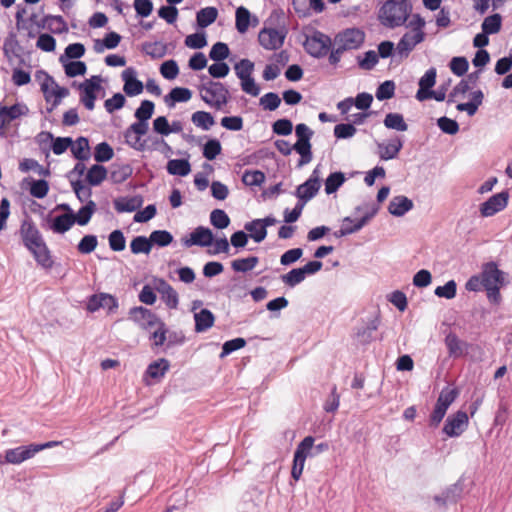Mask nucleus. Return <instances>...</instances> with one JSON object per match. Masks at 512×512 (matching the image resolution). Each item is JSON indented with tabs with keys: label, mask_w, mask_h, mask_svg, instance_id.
I'll use <instances>...</instances> for the list:
<instances>
[{
	"label": "nucleus",
	"mask_w": 512,
	"mask_h": 512,
	"mask_svg": "<svg viewBox=\"0 0 512 512\" xmlns=\"http://www.w3.org/2000/svg\"><path fill=\"white\" fill-rule=\"evenodd\" d=\"M320 188L319 177H310L306 182L299 185L296 191V195L299 200H302L303 203L312 199L318 192Z\"/></svg>",
	"instance_id": "412c9836"
},
{
	"label": "nucleus",
	"mask_w": 512,
	"mask_h": 512,
	"mask_svg": "<svg viewBox=\"0 0 512 512\" xmlns=\"http://www.w3.org/2000/svg\"><path fill=\"white\" fill-rule=\"evenodd\" d=\"M200 95L206 104L222 109L228 103L229 91L222 83L209 80L200 87Z\"/></svg>",
	"instance_id": "f03ea898"
},
{
	"label": "nucleus",
	"mask_w": 512,
	"mask_h": 512,
	"mask_svg": "<svg viewBox=\"0 0 512 512\" xmlns=\"http://www.w3.org/2000/svg\"><path fill=\"white\" fill-rule=\"evenodd\" d=\"M413 208V202L406 196L399 195L391 199L388 211L391 215L401 217Z\"/></svg>",
	"instance_id": "4be33fe9"
},
{
	"label": "nucleus",
	"mask_w": 512,
	"mask_h": 512,
	"mask_svg": "<svg viewBox=\"0 0 512 512\" xmlns=\"http://www.w3.org/2000/svg\"><path fill=\"white\" fill-rule=\"evenodd\" d=\"M136 75L137 72L133 67H128L121 73L124 82L123 91L129 97L141 94L144 89L143 83L137 79Z\"/></svg>",
	"instance_id": "4468645a"
},
{
	"label": "nucleus",
	"mask_w": 512,
	"mask_h": 512,
	"mask_svg": "<svg viewBox=\"0 0 512 512\" xmlns=\"http://www.w3.org/2000/svg\"><path fill=\"white\" fill-rule=\"evenodd\" d=\"M210 222L217 229H225L230 224V218L222 209H214L210 214Z\"/></svg>",
	"instance_id": "6e6d98bb"
},
{
	"label": "nucleus",
	"mask_w": 512,
	"mask_h": 512,
	"mask_svg": "<svg viewBox=\"0 0 512 512\" xmlns=\"http://www.w3.org/2000/svg\"><path fill=\"white\" fill-rule=\"evenodd\" d=\"M293 150H295L301 156L298 163L299 167L306 165L312 161L313 155L311 151L310 140H297L296 143L293 145Z\"/></svg>",
	"instance_id": "72a5a7b5"
},
{
	"label": "nucleus",
	"mask_w": 512,
	"mask_h": 512,
	"mask_svg": "<svg viewBox=\"0 0 512 512\" xmlns=\"http://www.w3.org/2000/svg\"><path fill=\"white\" fill-rule=\"evenodd\" d=\"M445 345L451 357L458 358L462 356L467 347V343L460 340L454 333H449L445 338Z\"/></svg>",
	"instance_id": "c756f323"
},
{
	"label": "nucleus",
	"mask_w": 512,
	"mask_h": 512,
	"mask_svg": "<svg viewBox=\"0 0 512 512\" xmlns=\"http://www.w3.org/2000/svg\"><path fill=\"white\" fill-rule=\"evenodd\" d=\"M27 111L26 106L21 104H14L12 106H4L0 103V127L9 124L11 121L24 115Z\"/></svg>",
	"instance_id": "b1692460"
},
{
	"label": "nucleus",
	"mask_w": 512,
	"mask_h": 512,
	"mask_svg": "<svg viewBox=\"0 0 512 512\" xmlns=\"http://www.w3.org/2000/svg\"><path fill=\"white\" fill-rule=\"evenodd\" d=\"M151 244H157L160 247H166L173 241V236L166 230H155L150 234Z\"/></svg>",
	"instance_id": "338daca9"
},
{
	"label": "nucleus",
	"mask_w": 512,
	"mask_h": 512,
	"mask_svg": "<svg viewBox=\"0 0 512 512\" xmlns=\"http://www.w3.org/2000/svg\"><path fill=\"white\" fill-rule=\"evenodd\" d=\"M191 120L193 124L203 130H209L214 124L215 120L209 112L196 111L192 114Z\"/></svg>",
	"instance_id": "c03bdc74"
},
{
	"label": "nucleus",
	"mask_w": 512,
	"mask_h": 512,
	"mask_svg": "<svg viewBox=\"0 0 512 512\" xmlns=\"http://www.w3.org/2000/svg\"><path fill=\"white\" fill-rule=\"evenodd\" d=\"M471 100L466 103H459L456 108L458 111H465L469 116L476 114L479 106L483 103L484 94L481 90L473 91L471 94Z\"/></svg>",
	"instance_id": "7c9ffc66"
},
{
	"label": "nucleus",
	"mask_w": 512,
	"mask_h": 512,
	"mask_svg": "<svg viewBox=\"0 0 512 512\" xmlns=\"http://www.w3.org/2000/svg\"><path fill=\"white\" fill-rule=\"evenodd\" d=\"M110 249L116 252L123 251L126 247V239L121 230H114L108 237Z\"/></svg>",
	"instance_id": "0e129e2a"
},
{
	"label": "nucleus",
	"mask_w": 512,
	"mask_h": 512,
	"mask_svg": "<svg viewBox=\"0 0 512 512\" xmlns=\"http://www.w3.org/2000/svg\"><path fill=\"white\" fill-rule=\"evenodd\" d=\"M305 279V275L301 268H294L288 273L281 276V281L288 287H295Z\"/></svg>",
	"instance_id": "864d4df0"
},
{
	"label": "nucleus",
	"mask_w": 512,
	"mask_h": 512,
	"mask_svg": "<svg viewBox=\"0 0 512 512\" xmlns=\"http://www.w3.org/2000/svg\"><path fill=\"white\" fill-rule=\"evenodd\" d=\"M71 186L76 194V197L79 199L80 202H88L91 200L92 190L90 187L85 186L80 179H77L75 181H71Z\"/></svg>",
	"instance_id": "bf43d9fd"
},
{
	"label": "nucleus",
	"mask_w": 512,
	"mask_h": 512,
	"mask_svg": "<svg viewBox=\"0 0 512 512\" xmlns=\"http://www.w3.org/2000/svg\"><path fill=\"white\" fill-rule=\"evenodd\" d=\"M102 78L101 76H92L90 79H86L79 85V89L82 90L80 101L88 110H93L95 107L96 94L95 91L101 88Z\"/></svg>",
	"instance_id": "1a4fd4ad"
},
{
	"label": "nucleus",
	"mask_w": 512,
	"mask_h": 512,
	"mask_svg": "<svg viewBox=\"0 0 512 512\" xmlns=\"http://www.w3.org/2000/svg\"><path fill=\"white\" fill-rule=\"evenodd\" d=\"M192 92L188 88L175 87L164 97L165 104L173 108L177 102H187L191 99Z\"/></svg>",
	"instance_id": "cd10ccee"
},
{
	"label": "nucleus",
	"mask_w": 512,
	"mask_h": 512,
	"mask_svg": "<svg viewBox=\"0 0 512 512\" xmlns=\"http://www.w3.org/2000/svg\"><path fill=\"white\" fill-rule=\"evenodd\" d=\"M155 105L150 100H143L140 106L135 111L137 120L148 121L154 113Z\"/></svg>",
	"instance_id": "774afa93"
},
{
	"label": "nucleus",
	"mask_w": 512,
	"mask_h": 512,
	"mask_svg": "<svg viewBox=\"0 0 512 512\" xmlns=\"http://www.w3.org/2000/svg\"><path fill=\"white\" fill-rule=\"evenodd\" d=\"M314 441V437L307 436L298 444L297 448L300 449L307 457H315L329 449V444L327 442L314 445Z\"/></svg>",
	"instance_id": "5701e85b"
},
{
	"label": "nucleus",
	"mask_w": 512,
	"mask_h": 512,
	"mask_svg": "<svg viewBox=\"0 0 512 512\" xmlns=\"http://www.w3.org/2000/svg\"><path fill=\"white\" fill-rule=\"evenodd\" d=\"M306 458L307 456L300 449L296 448L291 471V476L296 481L299 480L302 475Z\"/></svg>",
	"instance_id": "8fccbe9b"
},
{
	"label": "nucleus",
	"mask_w": 512,
	"mask_h": 512,
	"mask_svg": "<svg viewBox=\"0 0 512 512\" xmlns=\"http://www.w3.org/2000/svg\"><path fill=\"white\" fill-rule=\"evenodd\" d=\"M75 223L74 213H66L55 217L50 225L53 232L63 234Z\"/></svg>",
	"instance_id": "2f4dec72"
},
{
	"label": "nucleus",
	"mask_w": 512,
	"mask_h": 512,
	"mask_svg": "<svg viewBox=\"0 0 512 512\" xmlns=\"http://www.w3.org/2000/svg\"><path fill=\"white\" fill-rule=\"evenodd\" d=\"M244 228L250 233V237L257 243L262 242L267 236V230L264 229L261 222L257 219L247 222L244 225Z\"/></svg>",
	"instance_id": "a19ab883"
},
{
	"label": "nucleus",
	"mask_w": 512,
	"mask_h": 512,
	"mask_svg": "<svg viewBox=\"0 0 512 512\" xmlns=\"http://www.w3.org/2000/svg\"><path fill=\"white\" fill-rule=\"evenodd\" d=\"M166 168L170 175L178 176H187L191 171V165L187 159L169 160Z\"/></svg>",
	"instance_id": "f704fd0d"
},
{
	"label": "nucleus",
	"mask_w": 512,
	"mask_h": 512,
	"mask_svg": "<svg viewBox=\"0 0 512 512\" xmlns=\"http://www.w3.org/2000/svg\"><path fill=\"white\" fill-rule=\"evenodd\" d=\"M229 53L230 50L226 43L217 42L212 46L209 52V57L213 61L220 62L226 59L229 56Z\"/></svg>",
	"instance_id": "e2e57ef3"
},
{
	"label": "nucleus",
	"mask_w": 512,
	"mask_h": 512,
	"mask_svg": "<svg viewBox=\"0 0 512 512\" xmlns=\"http://www.w3.org/2000/svg\"><path fill=\"white\" fill-rule=\"evenodd\" d=\"M143 51L154 59H160L166 55L167 47L162 42L145 43Z\"/></svg>",
	"instance_id": "4d7b16f0"
},
{
	"label": "nucleus",
	"mask_w": 512,
	"mask_h": 512,
	"mask_svg": "<svg viewBox=\"0 0 512 512\" xmlns=\"http://www.w3.org/2000/svg\"><path fill=\"white\" fill-rule=\"evenodd\" d=\"M22 48L14 32H10L3 43V51L6 55L19 56Z\"/></svg>",
	"instance_id": "09e8293b"
},
{
	"label": "nucleus",
	"mask_w": 512,
	"mask_h": 512,
	"mask_svg": "<svg viewBox=\"0 0 512 512\" xmlns=\"http://www.w3.org/2000/svg\"><path fill=\"white\" fill-rule=\"evenodd\" d=\"M468 425V416L464 411H458L447 418L443 432L449 437L461 435Z\"/></svg>",
	"instance_id": "9b49d317"
},
{
	"label": "nucleus",
	"mask_w": 512,
	"mask_h": 512,
	"mask_svg": "<svg viewBox=\"0 0 512 512\" xmlns=\"http://www.w3.org/2000/svg\"><path fill=\"white\" fill-rule=\"evenodd\" d=\"M378 212L377 208H373L370 212L363 215L353 226H347V223H352L353 218L347 216L342 220V226L339 230L334 232L337 238L344 237L360 231Z\"/></svg>",
	"instance_id": "9d476101"
},
{
	"label": "nucleus",
	"mask_w": 512,
	"mask_h": 512,
	"mask_svg": "<svg viewBox=\"0 0 512 512\" xmlns=\"http://www.w3.org/2000/svg\"><path fill=\"white\" fill-rule=\"evenodd\" d=\"M425 39L424 32H406L396 46V52L400 57H408L410 52L415 48L416 45L423 42Z\"/></svg>",
	"instance_id": "f8f14e48"
},
{
	"label": "nucleus",
	"mask_w": 512,
	"mask_h": 512,
	"mask_svg": "<svg viewBox=\"0 0 512 512\" xmlns=\"http://www.w3.org/2000/svg\"><path fill=\"white\" fill-rule=\"evenodd\" d=\"M64 66L65 74L68 77H76L84 75L87 70V66L82 61H71L62 63Z\"/></svg>",
	"instance_id": "680f3d73"
},
{
	"label": "nucleus",
	"mask_w": 512,
	"mask_h": 512,
	"mask_svg": "<svg viewBox=\"0 0 512 512\" xmlns=\"http://www.w3.org/2000/svg\"><path fill=\"white\" fill-rule=\"evenodd\" d=\"M222 151V146L219 140L210 139L203 147V156L207 160H214Z\"/></svg>",
	"instance_id": "69168bd1"
},
{
	"label": "nucleus",
	"mask_w": 512,
	"mask_h": 512,
	"mask_svg": "<svg viewBox=\"0 0 512 512\" xmlns=\"http://www.w3.org/2000/svg\"><path fill=\"white\" fill-rule=\"evenodd\" d=\"M129 318L143 330H151L161 321L155 313L142 306L131 308Z\"/></svg>",
	"instance_id": "39448f33"
},
{
	"label": "nucleus",
	"mask_w": 512,
	"mask_h": 512,
	"mask_svg": "<svg viewBox=\"0 0 512 512\" xmlns=\"http://www.w3.org/2000/svg\"><path fill=\"white\" fill-rule=\"evenodd\" d=\"M169 368V361L165 358H160L148 365L145 372V377H150L156 381H159L164 377Z\"/></svg>",
	"instance_id": "bb28decb"
},
{
	"label": "nucleus",
	"mask_w": 512,
	"mask_h": 512,
	"mask_svg": "<svg viewBox=\"0 0 512 512\" xmlns=\"http://www.w3.org/2000/svg\"><path fill=\"white\" fill-rule=\"evenodd\" d=\"M254 68V62L249 59H241L234 65L235 74L239 79L251 77Z\"/></svg>",
	"instance_id": "603ef678"
},
{
	"label": "nucleus",
	"mask_w": 512,
	"mask_h": 512,
	"mask_svg": "<svg viewBox=\"0 0 512 512\" xmlns=\"http://www.w3.org/2000/svg\"><path fill=\"white\" fill-rule=\"evenodd\" d=\"M114 156L112 147L107 142H101L95 147L94 159L98 163L107 162Z\"/></svg>",
	"instance_id": "3c124183"
},
{
	"label": "nucleus",
	"mask_w": 512,
	"mask_h": 512,
	"mask_svg": "<svg viewBox=\"0 0 512 512\" xmlns=\"http://www.w3.org/2000/svg\"><path fill=\"white\" fill-rule=\"evenodd\" d=\"M335 45H340L348 50L359 48L365 40V34L358 28H348L338 33L335 38Z\"/></svg>",
	"instance_id": "423d86ee"
},
{
	"label": "nucleus",
	"mask_w": 512,
	"mask_h": 512,
	"mask_svg": "<svg viewBox=\"0 0 512 512\" xmlns=\"http://www.w3.org/2000/svg\"><path fill=\"white\" fill-rule=\"evenodd\" d=\"M344 181L345 176L342 172L331 173L325 181V192L327 194L335 193Z\"/></svg>",
	"instance_id": "5fc2aeb1"
},
{
	"label": "nucleus",
	"mask_w": 512,
	"mask_h": 512,
	"mask_svg": "<svg viewBox=\"0 0 512 512\" xmlns=\"http://www.w3.org/2000/svg\"><path fill=\"white\" fill-rule=\"evenodd\" d=\"M509 193L508 191H501L480 205L479 211L482 217H491L496 213L504 210L508 205Z\"/></svg>",
	"instance_id": "0eeeda50"
},
{
	"label": "nucleus",
	"mask_w": 512,
	"mask_h": 512,
	"mask_svg": "<svg viewBox=\"0 0 512 512\" xmlns=\"http://www.w3.org/2000/svg\"><path fill=\"white\" fill-rule=\"evenodd\" d=\"M331 38L320 31L314 32L304 42L306 52L314 58H323L331 48Z\"/></svg>",
	"instance_id": "7ed1b4c3"
},
{
	"label": "nucleus",
	"mask_w": 512,
	"mask_h": 512,
	"mask_svg": "<svg viewBox=\"0 0 512 512\" xmlns=\"http://www.w3.org/2000/svg\"><path fill=\"white\" fill-rule=\"evenodd\" d=\"M194 320L195 331L204 332L213 326L215 317L210 310L204 308L200 310L198 313L194 314Z\"/></svg>",
	"instance_id": "c85d7f7f"
},
{
	"label": "nucleus",
	"mask_w": 512,
	"mask_h": 512,
	"mask_svg": "<svg viewBox=\"0 0 512 512\" xmlns=\"http://www.w3.org/2000/svg\"><path fill=\"white\" fill-rule=\"evenodd\" d=\"M20 236L27 249L37 246L43 242L40 231L31 220H24L20 227Z\"/></svg>",
	"instance_id": "2eb2a0df"
},
{
	"label": "nucleus",
	"mask_w": 512,
	"mask_h": 512,
	"mask_svg": "<svg viewBox=\"0 0 512 512\" xmlns=\"http://www.w3.org/2000/svg\"><path fill=\"white\" fill-rule=\"evenodd\" d=\"M286 32L274 28L264 27L258 35L260 45L267 50L279 49L285 40Z\"/></svg>",
	"instance_id": "6e6552de"
},
{
	"label": "nucleus",
	"mask_w": 512,
	"mask_h": 512,
	"mask_svg": "<svg viewBox=\"0 0 512 512\" xmlns=\"http://www.w3.org/2000/svg\"><path fill=\"white\" fill-rule=\"evenodd\" d=\"M38 26L47 28L54 34H62L68 31L67 23L60 15H46Z\"/></svg>",
	"instance_id": "393cba45"
},
{
	"label": "nucleus",
	"mask_w": 512,
	"mask_h": 512,
	"mask_svg": "<svg viewBox=\"0 0 512 512\" xmlns=\"http://www.w3.org/2000/svg\"><path fill=\"white\" fill-rule=\"evenodd\" d=\"M114 209L118 213L134 212L143 204V198L140 195L118 197L113 201Z\"/></svg>",
	"instance_id": "6ab92c4d"
},
{
	"label": "nucleus",
	"mask_w": 512,
	"mask_h": 512,
	"mask_svg": "<svg viewBox=\"0 0 512 512\" xmlns=\"http://www.w3.org/2000/svg\"><path fill=\"white\" fill-rule=\"evenodd\" d=\"M384 125L388 129H393L396 131H407L408 125L404 120V117L400 113H388L383 121Z\"/></svg>",
	"instance_id": "58836bf2"
},
{
	"label": "nucleus",
	"mask_w": 512,
	"mask_h": 512,
	"mask_svg": "<svg viewBox=\"0 0 512 512\" xmlns=\"http://www.w3.org/2000/svg\"><path fill=\"white\" fill-rule=\"evenodd\" d=\"M281 103V98L277 93L268 92L264 94L260 100L259 104L263 107L264 110L274 111L276 110Z\"/></svg>",
	"instance_id": "052dcab7"
},
{
	"label": "nucleus",
	"mask_w": 512,
	"mask_h": 512,
	"mask_svg": "<svg viewBox=\"0 0 512 512\" xmlns=\"http://www.w3.org/2000/svg\"><path fill=\"white\" fill-rule=\"evenodd\" d=\"M259 263V258L256 256H250L247 258L235 259L231 262V267L235 272H248L253 270Z\"/></svg>",
	"instance_id": "37998d69"
},
{
	"label": "nucleus",
	"mask_w": 512,
	"mask_h": 512,
	"mask_svg": "<svg viewBox=\"0 0 512 512\" xmlns=\"http://www.w3.org/2000/svg\"><path fill=\"white\" fill-rule=\"evenodd\" d=\"M457 396L458 391L456 389L445 388L440 392L434 410L430 416L431 426L437 427L440 424L447 412V409L455 401Z\"/></svg>",
	"instance_id": "20e7f679"
},
{
	"label": "nucleus",
	"mask_w": 512,
	"mask_h": 512,
	"mask_svg": "<svg viewBox=\"0 0 512 512\" xmlns=\"http://www.w3.org/2000/svg\"><path fill=\"white\" fill-rule=\"evenodd\" d=\"M481 278L483 287L502 286L504 284V272L499 270L494 262L483 265Z\"/></svg>",
	"instance_id": "dca6fc26"
},
{
	"label": "nucleus",
	"mask_w": 512,
	"mask_h": 512,
	"mask_svg": "<svg viewBox=\"0 0 512 512\" xmlns=\"http://www.w3.org/2000/svg\"><path fill=\"white\" fill-rule=\"evenodd\" d=\"M73 156L79 161H85L90 158L89 141L85 137H79L71 146Z\"/></svg>",
	"instance_id": "473e14b6"
},
{
	"label": "nucleus",
	"mask_w": 512,
	"mask_h": 512,
	"mask_svg": "<svg viewBox=\"0 0 512 512\" xmlns=\"http://www.w3.org/2000/svg\"><path fill=\"white\" fill-rule=\"evenodd\" d=\"M502 17L500 14L496 13L490 15L484 19L482 22V31L485 34H495L498 33L501 29Z\"/></svg>",
	"instance_id": "49530a36"
},
{
	"label": "nucleus",
	"mask_w": 512,
	"mask_h": 512,
	"mask_svg": "<svg viewBox=\"0 0 512 512\" xmlns=\"http://www.w3.org/2000/svg\"><path fill=\"white\" fill-rule=\"evenodd\" d=\"M151 248V240L145 236H137L130 243V249L133 254H148L151 251Z\"/></svg>",
	"instance_id": "de8ad7c7"
},
{
	"label": "nucleus",
	"mask_w": 512,
	"mask_h": 512,
	"mask_svg": "<svg viewBox=\"0 0 512 512\" xmlns=\"http://www.w3.org/2000/svg\"><path fill=\"white\" fill-rule=\"evenodd\" d=\"M36 454L34 444L26 446H19L13 449H8L5 452V460L10 464H20L25 460L31 459Z\"/></svg>",
	"instance_id": "f3484780"
},
{
	"label": "nucleus",
	"mask_w": 512,
	"mask_h": 512,
	"mask_svg": "<svg viewBox=\"0 0 512 512\" xmlns=\"http://www.w3.org/2000/svg\"><path fill=\"white\" fill-rule=\"evenodd\" d=\"M378 156L381 160L388 161L397 158L399 152L403 148V141L396 136L387 143H378Z\"/></svg>",
	"instance_id": "a211bd4d"
},
{
	"label": "nucleus",
	"mask_w": 512,
	"mask_h": 512,
	"mask_svg": "<svg viewBox=\"0 0 512 512\" xmlns=\"http://www.w3.org/2000/svg\"><path fill=\"white\" fill-rule=\"evenodd\" d=\"M28 250L33 254L36 262L43 268L49 269L53 266L50 251L44 241Z\"/></svg>",
	"instance_id": "a878e982"
},
{
	"label": "nucleus",
	"mask_w": 512,
	"mask_h": 512,
	"mask_svg": "<svg viewBox=\"0 0 512 512\" xmlns=\"http://www.w3.org/2000/svg\"><path fill=\"white\" fill-rule=\"evenodd\" d=\"M107 173V169L104 166L95 164L87 171L86 181L91 186H98L106 179Z\"/></svg>",
	"instance_id": "e433bc0d"
},
{
	"label": "nucleus",
	"mask_w": 512,
	"mask_h": 512,
	"mask_svg": "<svg viewBox=\"0 0 512 512\" xmlns=\"http://www.w3.org/2000/svg\"><path fill=\"white\" fill-rule=\"evenodd\" d=\"M463 492V484L458 481L443 491L441 495H436L434 501L441 506H446L448 503H456Z\"/></svg>",
	"instance_id": "aec40b11"
},
{
	"label": "nucleus",
	"mask_w": 512,
	"mask_h": 512,
	"mask_svg": "<svg viewBox=\"0 0 512 512\" xmlns=\"http://www.w3.org/2000/svg\"><path fill=\"white\" fill-rule=\"evenodd\" d=\"M214 236L212 231L204 226H198L190 233L188 238H183L182 243L185 247L201 246L207 247L213 244Z\"/></svg>",
	"instance_id": "ddd939ff"
},
{
	"label": "nucleus",
	"mask_w": 512,
	"mask_h": 512,
	"mask_svg": "<svg viewBox=\"0 0 512 512\" xmlns=\"http://www.w3.org/2000/svg\"><path fill=\"white\" fill-rule=\"evenodd\" d=\"M96 210V203L93 200H89L86 205L81 207L78 213L74 214L75 223L84 226L88 224L92 215Z\"/></svg>",
	"instance_id": "79ce46f5"
},
{
	"label": "nucleus",
	"mask_w": 512,
	"mask_h": 512,
	"mask_svg": "<svg viewBox=\"0 0 512 512\" xmlns=\"http://www.w3.org/2000/svg\"><path fill=\"white\" fill-rule=\"evenodd\" d=\"M251 14L249 10L243 6L236 9V29L239 33H245L250 25Z\"/></svg>",
	"instance_id": "a18cd8bd"
},
{
	"label": "nucleus",
	"mask_w": 512,
	"mask_h": 512,
	"mask_svg": "<svg viewBox=\"0 0 512 512\" xmlns=\"http://www.w3.org/2000/svg\"><path fill=\"white\" fill-rule=\"evenodd\" d=\"M218 16V10L215 7H205L197 12L196 20L198 26L205 28L211 25Z\"/></svg>",
	"instance_id": "4c0bfd02"
},
{
	"label": "nucleus",
	"mask_w": 512,
	"mask_h": 512,
	"mask_svg": "<svg viewBox=\"0 0 512 512\" xmlns=\"http://www.w3.org/2000/svg\"><path fill=\"white\" fill-rule=\"evenodd\" d=\"M379 320L374 318L370 320L366 326L359 328L357 331V338L362 344H368L374 339V332L378 329Z\"/></svg>",
	"instance_id": "ea45409f"
},
{
	"label": "nucleus",
	"mask_w": 512,
	"mask_h": 512,
	"mask_svg": "<svg viewBox=\"0 0 512 512\" xmlns=\"http://www.w3.org/2000/svg\"><path fill=\"white\" fill-rule=\"evenodd\" d=\"M36 78H43V81L41 82V90L44 94L45 100L47 102H50L51 99L54 98L55 80L53 79V77H51L49 74L42 70L37 71Z\"/></svg>",
	"instance_id": "c9c22d12"
},
{
	"label": "nucleus",
	"mask_w": 512,
	"mask_h": 512,
	"mask_svg": "<svg viewBox=\"0 0 512 512\" xmlns=\"http://www.w3.org/2000/svg\"><path fill=\"white\" fill-rule=\"evenodd\" d=\"M412 12L410 0H385L378 10V20L386 28L403 26Z\"/></svg>",
	"instance_id": "f257e3e1"
},
{
	"label": "nucleus",
	"mask_w": 512,
	"mask_h": 512,
	"mask_svg": "<svg viewBox=\"0 0 512 512\" xmlns=\"http://www.w3.org/2000/svg\"><path fill=\"white\" fill-rule=\"evenodd\" d=\"M265 181V174L260 170H246L242 182L247 186H260Z\"/></svg>",
	"instance_id": "13d9d810"
}]
</instances>
